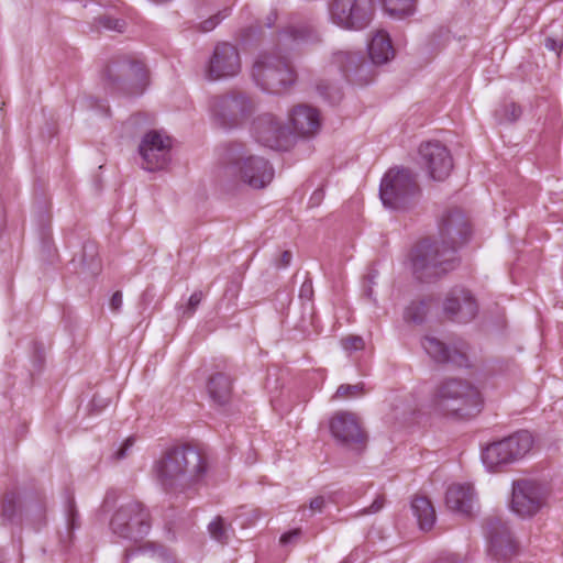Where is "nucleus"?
<instances>
[{
  "instance_id": "1",
  "label": "nucleus",
  "mask_w": 563,
  "mask_h": 563,
  "mask_svg": "<svg viewBox=\"0 0 563 563\" xmlns=\"http://www.w3.org/2000/svg\"><path fill=\"white\" fill-rule=\"evenodd\" d=\"M472 234L468 219L463 210H446L439 222V239H423L411 250L410 261L413 276L420 282H434L457 264L456 251Z\"/></svg>"
},
{
  "instance_id": "2",
  "label": "nucleus",
  "mask_w": 563,
  "mask_h": 563,
  "mask_svg": "<svg viewBox=\"0 0 563 563\" xmlns=\"http://www.w3.org/2000/svg\"><path fill=\"white\" fill-rule=\"evenodd\" d=\"M153 470L165 492L181 493L202 482L209 463L201 450L184 444L166 450Z\"/></svg>"
},
{
  "instance_id": "3",
  "label": "nucleus",
  "mask_w": 563,
  "mask_h": 563,
  "mask_svg": "<svg viewBox=\"0 0 563 563\" xmlns=\"http://www.w3.org/2000/svg\"><path fill=\"white\" fill-rule=\"evenodd\" d=\"M218 179L222 185L243 183L254 189L266 187L274 178V168L267 159L254 155L241 142L221 147Z\"/></svg>"
},
{
  "instance_id": "4",
  "label": "nucleus",
  "mask_w": 563,
  "mask_h": 563,
  "mask_svg": "<svg viewBox=\"0 0 563 563\" xmlns=\"http://www.w3.org/2000/svg\"><path fill=\"white\" fill-rule=\"evenodd\" d=\"M431 405L441 415L468 419L481 412L483 399L479 390L468 380L444 378L434 387Z\"/></svg>"
},
{
  "instance_id": "5",
  "label": "nucleus",
  "mask_w": 563,
  "mask_h": 563,
  "mask_svg": "<svg viewBox=\"0 0 563 563\" xmlns=\"http://www.w3.org/2000/svg\"><path fill=\"white\" fill-rule=\"evenodd\" d=\"M420 195L417 175L409 168H390L380 181L379 197L388 209L408 210L419 201Z\"/></svg>"
},
{
  "instance_id": "6",
  "label": "nucleus",
  "mask_w": 563,
  "mask_h": 563,
  "mask_svg": "<svg viewBox=\"0 0 563 563\" xmlns=\"http://www.w3.org/2000/svg\"><path fill=\"white\" fill-rule=\"evenodd\" d=\"M252 77L256 86L269 93H282L295 85L296 71L290 63L274 54H263L254 63Z\"/></svg>"
},
{
  "instance_id": "7",
  "label": "nucleus",
  "mask_w": 563,
  "mask_h": 563,
  "mask_svg": "<svg viewBox=\"0 0 563 563\" xmlns=\"http://www.w3.org/2000/svg\"><path fill=\"white\" fill-rule=\"evenodd\" d=\"M533 438L530 432L523 430L512 433L499 441L489 443L482 451V460L490 471H497L503 466L521 460L532 448Z\"/></svg>"
},
{
  "instance_id": "8",
  "label": "nucleus",
  "mask_w": 563,
  "mask_h": 563,
  "mask_svg": "<svg viewBox=\"0 0 563 563\" xmlns=\"http://www.w3.org/2000/svg\"><path fill=\"white\" fill-rule=\"evenodd\" d=\"M210 107L217 124L224 129L240 126L255 110L252 98L239 90L213 97Z\"/></svg>"
},
{
  "instance_id": "9",
  "label": "nucleus",
  "mask_w": 563,
  "mask_h": 563,
  "mask_svg": "<svg viewBox=\"0 0 563 563\" xmlns=\"http://www.w3.org/2000/svg\"><path fill=\"white\" fill-rule=\"evenodd\" d=\"M110 529L119 538L137 542L150 532V511L142 503L131 500L113 514Z\"/></svg>"
},
{
  "instance_id": "10",
  "label": "nucleus",
  "mask_w": 563,
  "mask_h": 563,
  "mask_svg": "<svg viewBox=\"0 0 563 563\" xmlns=\"http://www.w3.org/2000/svg\"><path fill=\"white\" fill-rule=\"evenodd\" d=\"M333 24L346 31L366 29L375 14L374 0H331L328 7Z\"/></svg>"
},
{
  "instance_id": "11",
  "label": "nucleus",
  "mask_w": 563,
  "mask_h": 563,
  "mask_svg": "<svg viewBox=\"0 0 563 563\" xmlns=\"http://www.w3.org/2000/svg\"><path fill=\"white\" fill-rule=\"evenodd\" d=\"M144 66L130 56L113 57L104 67L102 79L111 91L129 92V84H140L145 79Z\"/></svg>"
},
{
  "instance_id": "12",
  "label": "nucleus",
  "mask_w": 563,
  "mask_h": 563,
  "mask_svg": "<svg viewBox=\"0 0 563 563\" xmlns=\"http://www.w3.org/2000/svg\"><path fill=\"white\" fill-rule=\"evenodd\" d=\"M252 135L257 143L277 151H287L292 143L291 131L273 113H262L252 123Z\"/></svg>"
},
{
  "instance_id": "13",
  "label": "nucleus",
  "mask_w": 563,
  "mask_h": 563,
  "mask_svg": "<svg viewBox=\"0 0 563 563\" xmlns=\"http://www.w3.org/2000/svg\"><path fill=\"white\" fill-rule=\"evenodd\" d=\"M549 495L545 485L521 478L512 483L511 510L520 517L534 516L544 505Z\"/></svg>"
},
{
  "instance_id": "14",
  "label": "nucleus",
  "mask_w": 563,
  "mask_h": 563,
  "mask_svg": "<svg viewBox=\"0 0 563 563\" xmlns=\"http://www.w3.org/2000/svg\"><path fill=\"white\" fill-rule=\"evenodd\" d=\"M488 554L496 561H507L517 554L518 544L507 522L496 516L485 519Z\"/></svg>"
},
{
  "instance_id": "15",
  "label": "nucleus",
  "mask_w": 563,
  "mask_h": 563,
  "mask_svg": "<svg viewBox=\"0 0 563 563\" xmlns=\"http://www.w3.org/2000/svg\"><path fill=\"white\" fill-rule=\"evenodd\" d=\"M172 141L153 130L147 132L140 145L139 153L143 159L142 166L148 172L165 169L170 163Z\"/></svg>"
},
{
  "instance_id": "16",
  "label": "nucleus",
  "mask_w": 563,
  "mask_h": 563,
  "mask_svg": "<svg viewBox=\"0 0 563 563\" xmlns=\"http://www.w3.org/2000/svg\"><path fill=\"white\" fill-rule=\"evenodd\" d=\"M240 70L241 57L239 49L228 42L218 43L207 65V78L218 80L234 77Z\"/></svg>"
},
{
  "instance_id": "17",
  "label": "nucleus",
  "mask_w": 563,
  "mask_h": 563,
  "mask_svg": "<svg viewBox=\"0 0 563 563\" xmlns=\"http://www.w3.org/2000/svg\"><path fill=\"white\" fill-rule=\"evenodd\" d=\"M421 164L429 176L438 181L444 180L453 168V159L449 150L438 141L422 143L419 147Z\"/></svg>"
},
{
  "instance_id": "18",
  "label": "nucleus",
  "mask_w": 563,
  "mask_h": 563,
  "mask_svg": "<svg viewBox=\"0 0 563 563\" xmlns=\"http://www.w3.org/2000/svg\"><path fill=\"white\" fill-rule=\"evenodd\" d=\"M330 431L342 445L355 449H362L365 445L366 434L355 415L351 412L335 413L330 421Z\"/></svg>"
},
{
  "instance_id": "19",
  "label": "nucleus",
  "mask_w": 563,
  "mask_h": 563,
  "mask_svg": "<svg viewBox=\"0 0 563 563\" xmlns=\"http://www.w3.org/2000/svg\"><path fill=\"white\" fill-rule=\"evenodd\" d=\"M443 311L450 320L467 323L476 317L478 306L471 291L465 288L454 287L446 295L443 302Z\"/></svg>"
},
{
  "instance_id": "20",
  "label": "nucleus",
  "mask_w": 563,
  "mask_h": 563,
  "mask_svg": "<svg viewBox=\"0 0 563 563\" xmlns=\"http://www.w3.org/2000/svg\"><path fill=\"white\" fill-rule=\"evenodd\" d=\"M421 344L428 355L437 363L452 364L456 367H468V356L464 345L449 346L431 335H426Z\"/></svg>"
},
{
  "instance_id": "21",
  "label": "nucleus",
  "mask_w": 563,
  "mask_h": 563,
  "mask_svg": "<svg viewBox=\"0 0 563 563\" xmlns=\"http://www.w3.org/2000/svg\"><path fill=\"white\" fill-rule=\"evenodd\" d=\"M334 63L339 66L344 77L360 85L367 84L369 65L357 52L342 51L334 54Z\"/></svg>"
},
{
  "instance_id": "22",
  "label": "nucleus",
  "mask_w": 563,
  "mask_h": 563,
  "mask_svg": "<svg viewBox=\"0 0 563 563\" xmlns=\"http://www.w3.org/2000/svg\"><path fill=\"white\" fill-rule=\"evenodd\" d=\"M289 121L294 132L303 137L314 135L321 126L319 111L308 104L295 106L289 112Z\"/></svg>"
},
{
  "instance_id": "23",
  "label": "nucleus",
  "mask_w": 563,
  "mask_h": 563,
  "mask_svg": "<svg viewBox=\"0 0 563 563\" xmlns=\"http://www.w3.org/2000/svg\"><path fill=\"white\" fill-rule=\"evenodd\" d=\"M140 558L141 563H179L176 555L165 545L156 542H144L124 552V560Z\"/></svg>"
},
{
  "instance_id": "24",
  "label": "nucleus",
  "mask_w": 563,
  "mask_h": 563,
  "mask_svg": "<svg viewBox=\"0 0 563 563\" xmlns=\"http://www.w3.org/2000/svg\"><path fill=\"white\" fill-rule=\"evenodd\" d=\"M474 500V489L470 485L455 484L448 488L445 503L448 508L463 515H470Z\"/></svg>"
},
{
  "instance_id": "25",
  "label": "nucleus",
  "mask_w": 563,
  "mask_h": 563,
  "mask_svg": "<svg viewBox=\"0 0 563 563\" xmlns=\"http://www.w3.org/2000/svg\"><path fill=\"white\" fill-rule=\"evenodd\" d=\"M368 55L373 64L383 65L395 56V49L389 34L378 30L368 44Z\"/></svg>"
},
{
  "instance_id": "26",
  "label": "nucleus",
  "mask_w": 563,
  "mask_h": 563,
  "mask_svg": "<svg viewBox=\"0 0 563 563\" xmlns=\"http://www.w3.org/2000/svg\"><path fill=\"white\" fill-rule=\"evenodd\" d=\"M232 378L222 372L211 375L207 383V389L212 401L219 406L229 404L232 396Z\"/></svg>"
},
{
  "instance_id": "27",
  "label": "nucleus",
  "mask_w": 563,
  "mask_h": 563,
  "mask_svg": "<svg viewBox=\"0 0 563 563\" xmlns=\"http://www.w3.org/2000/svg\"><path fill=\"white\" fill-rule=\"evenodd\" d=\"M411 510L421 530L429 531L432 529L437 516L432 503L427 497L416 496L411 501Z\"/></svg>"
},
{
  "instance_id": "28",
  "label": "nucleus",
  "mask_w": 563,
  "mask_h": 563,
  "mask_svg": "<svg viewBox=\"0 0 563 563\" xmlns=\"http://www.w3.org/2000/svg\"><path fill=\"white\" fill-rule=\"evenodd\" d=\"M0 517L2 525L18 523L21 517L20 496L14 490H8L0 499Z\"/></svg>"
},
{
  "instance_id": "29",
  "label": "nucleus",
  "mask_w": 563,
  "mask_h": 563,
  "mask_svg": "<svg viewBox=\"0 0 563 563\" xmlns=\"http://www.w3.org/2000/svg\"><path fill=\"white\" fill-rule=\"evenodd\" d=\"M390 16L405 18L415 12L416 0H380Z\"/></svg>"
},
{
  "instance_id": "30",
  "label": "nucleus",
  "mask_w": 563,
  "mask_h": 563,
  "mask_svg": "<svg viewBox=\"0 0 563 563\" xmlns=\"http://www.w3.org/2000/svg\"><path fill=\"white\" fill-rule=\"evenodd\" d=\"M429 307L430 300L428 299H420L410 302V305L405 310V320L416 324H421L427 317Z\"/></svg>"
},
{
  "instance_id": "31",
  "label": "nucleus",
  "mask_w": 563,
  "mask_h": 563,
  "mask_svg": "<svg viewBox=\"0 0 563 563\" xmlns=\"http://www.w3.org/2000/svg\"><path fill=\"white\" fill-rule=\"evenodd\" d=\"M521 113V108L518 104L509 102L495 111V118L499 123H514L520 118Z\"/></svg>"
},
{
  "instance_id": "32",
  "label": "nucleus",
  "mask_w": 563,
  "mask_h": 563,
  "mask_svg": "<svg viewBox=\"0 0 563 563\" xmlns=\"http://www.w3.org/2000/svg\"><path fill=\"white\" fill-rule=\"evenodd\" d=\"M316 88L319 95L331 104L339 103L343 98L341 89L325 80H320Z\"/></svg>"
},
{
  "instance_id": "33",
  "label": "nucleus",
  "mask_w": 563,
  "mask_h": 563,
  "mask_svg": "<svg viewBox=\"0 0 563 563\" xmlns=\"http://www.w3.org/2000/svg\"><path fill=\"white\" fill-rule=\"evenodd\" d=\"M365 394L364 383H357L355 385L342 384L338 387L334 398H349L357 397Z\"/></svg>"
},
{
  "instance_id": "34",
  "label": "nucleus",
  "mask_w": 563,
  "mask_h": 563,
  "mask_svg": "<svg viewBox=\"0 0 563 563\" xmlns=\"http://www.w3.org/2000/svg\"><path fill=\"white\" fill-rule=\"evenodd\" d=\"M208 530L214 540L222 544L228 543L229 536L221 517H217L213 521H211L208 526Z\"/></svg>"
},
{
  "instance_id": "35",
  "label": "nucleus",
  "mask_w": 563,
  "mask_h": 563,
  "mask_svg": "<svg viewBox=\"0 0 563 563\" xmlns=\"http://www.w3.org/2000/svg\"><path fill=\"white\" fill-rule=\"evenodd\" d=\"M66 515L68 530L73 532L75 529L80 527L79 514L76 508L75 499L73 496L68 497Z\"/></svg>"
},
{
  "instance_id": "36",
  "label": "nucleus",
  "mask_w": 563,
  "mask_h": 563,
  "mask_svg": "<svg viewBox=\"0 0 563 563\" xmlns=\"http://www.w3.org/2000/svg\"><path fill=\"white\" fill-rule=\"evenodd\" d=\"M229 14H230V9L229 8H225L223 10L219 11L214 15H212L209 19L202 21L199 24V30L201 32H210V31H212L223 19L229 16Z\"/></svg>"
},
{
  "instance_id": "37",
  "label": "nucleus",
  "mask_w": 563,
  "mask_h": 563,
  "mask_svg": "<svg viewBox=\"0 0 563 563\" xmlns=\"http://www.w3.org/2000/svg\"><path fill=\"white\" fill-rule=\"evenodd\" d=\"M135 438L129 437L125 439L115 451L111 454V460L114 462H119L121 460H124L128 457L132 451V448L134 446Z\"/></svg>"
},
{
  "instance_id": "38",
  "label": "nucleus",
  "mask_w": 563,
  "mask_h": 563,
  "mask_svg": "<svg viewBox=\"0 0 563 563\" xmlns=\"http://www.w3.org/2000/svg\"><path fill=\"white\" fill-rule=\"evenodd\" d=\"M97 245L93 242H87L82 245L81 263L88 267L95 266L97 258Z\"/></svg>"
},
{
  "instance_id": "39",
  "label": "nucleus",
  "mask_w": 563,
  "mask_h": 563,
  "mask_svg": "<svg viewBox=\"0 0 563 563\" xmlns=\"http://www.w3.org/2000/svg\"><path fill=\"white\" fill-rule=\"evenodd\" d=\"M341 345L347 352H354L363 350L365 342L360 335H347L341 340Z\"/></svg>"
},
{
  "instance_id": "40",
  "label": "nucleus",
  "mask_w": 563,
  "mask_h": 563,
  "mask_svg": "<svg viewBox=\"0 0 563 563\" xmlns=\"http://www.w3.org/2000/svg\"><path fill=\"white\" fill-rule=\"evenodd\" d=\"M99 24L107 30L123 32L125 22L109 15H102L99 19Z\"/></svg>"
},
{
  "instance_id": "41",
  "label": "nucleus",
  "mask_w": 563,
  "mask_h": 563,
  "mask_svg": "<svg viewBox=\"0 0 563 563\" xmlns=\"http://www.w3.org/2000/svg\"><path fill=\"white\" fill-rule=\"evenodd\" d=\"M313 34V29L309 25L291 26L289 29V35L295 41H307Z\"/></svg>"
},
{
  "instance_id": "42",
  "label": "nucleus",
  "mask_w": 563,
  "mask_h": 563,
  "mask_svg": "<svg viewBox=\"0 0 563 563\" xmlns=\"http://www.w3.org/2000/svg\"><path fill=\"white\" fill-rule=\"evenodd\" d=\"M203 298V294L202 291L198 290V291H195L190 297H189V300H188V303L186 306V308L184 309V316L187 317V318H190L197 307L200 305L201 300Z\"/></svg>"
},
{
  "instance_id": "43",
  "label": "nucleus",
  "mask_w": 563,
  "mask_h": 563,
  "mask_svg": "<svg viewBox=\"0 0 563 563\" xmlns=\"http://www.w3.org/2000/svg\"><path fill=\"white\" fill-rule=\"evenodd\" d=\"M313 294H314V291H313L312 280L309 277V275L307 274L306 279L303 280V283L299 289V298L301 300L310 301L313 298Z\"/></svg>"
},
{
  "instance_id": "44",
  "label": "nucleus",
  "mask_w": 563,
  "mask_h": 563,
  "mask_svg": "<svg viewBox=\"0 0 563 563\" xmlns=\"http://www.w3.org/2000/svg\"><path fill=\"white\" fill-rule=\"evenodd\" d=\"M26 510L36 516L40 521H43L45 518L46 506L44 500L38 499L33 504H29Z\"/></svg>"
},
{
  "instance_id": "45",
  "label": "nucleus",
  "mask_w": 563,
  "mask_h": 563,
  "mask_svg": "<svg viewBox=\"0 0 563 563\" xmlns=\"http://www.w3.org/2000/svg\"><path fill=\"white\" fill-rule=\"evenodd\" d=\"M300 536H301V530L298 528L294 529L291 531H288V532L282 534L280 543L284 545L296 543L300 539Z\"/></svg>"
},
{
  "instance_id": "46",
  "label": "nucleus",
  "mask_w": 563,
  "mask_h": 563,
  "mask_svg": "<svg viewBox=\"0 0 563 563\" xmlns=\"http://www.w3.org/2000/svg\"><path fill=\"white\" fill-rule=\"evenodd\" d=\"M385 505V497L379 495L375 498L372 505L363 510V514H376Z\"/></svg>"
},
{
  "instance_id": "47",
  "label": "nucleus",
  "mask_w": 563,
  "mask_h": 563,
  "mask_svg": "<svg viewBox=\"0 0 563 563\" xmlns=\"http://www.w3.org/2000/svg\"><path fill=\"white\" fill-rule=\"evenodd\" d=\"M544 46L548 49L553 51V52H555L559 55L560 52L562 51L563 44L559 40H555L553 37H547L544 40Z\"/></svg>"
},
{
  "instance_id": "48",
  "label": "nucleus",
  "mask_w": 563,
  "mask_h": 563,
  "mask_svg": "<svg viewBox=\"0 0 563 563\" xmlns=\"http://www.w3.org/2000/svg\"><path fill=\"white\" fill-rule=\"evenodd\" d=\"M122 307V292L115 291L110 299V308L113 312H119Z\"/></svg>"
},
{
  "instance_id": "49",
  "label": "nucleus",
  "mask_w": 563,
  "mask_h": 563,
  "mask_svg": "<svg viewBox=\"0 0 563 563\" xmlns=\"http://www.w3.org/2000/svg\"><path fill=\"white\" fill-rule=\"evenodd\" d=\"M325 505V499L323 496H317L313 499L310 500L309 508L316 512H321L323 507Z\"/></svg>"
},
{
  "instance_id": "50",
  "label": "nucleus",
  "mask_w": 563,
  "mask_h": 563,
  "mask_svg": "<svg viewBox=\"0 0 563 563\" xmlns=\"http://www.w3.org/2000/svg\"><path fill=\"white\" fill-rule=\"evenodd\" d=\"M438 563H468L465 558L459 554H448L439 560Z\"/></svg>"
},
{
  "instance_id": "51",
  "label": "nucleus",
  "mask_w": 563,
  "mask_h": 563,
  "mask_svg": "<svg viewBox=\"0 0 563 563\" xmlns=\"http://www.w3.org/2000/svg\"><path fill=\"white\" fill-rule=\"evenodd\" d=\"M291 258H292V254L290 251H284L282 254H280V257L279 260L277 261L276 263V266L278 268H284V267H287L290 262H291Z\"/></svg>"
},
{
  "instance_id": "52",
  "label": "nucleus",
  "mask_w": 563,
  "mask_h": 563,
  "mask_svg": "<svg viewBox=\"0 0 563 563\" xmlns=\"http://www.w3.org/2000/svg\"><path fill=\"white\" fill-rule=\"evenodd\" d=\"M276 20H277V13H276V11H272V12H269V14L266 16V23H265V25H266L267 27H273V25L275 24Z\"/></svg>"
},
{
  "instance_id": "53",
  "label": "nucleus",
  "mask_w": 563,
  "mask_h": 563,
  "mask_svg": "<svg viewBox=\"0 0 563 563\" xmlns=\"http://www.w3.org/2000/svg\"><path fill=\"white\" fill-rule=\"evenodd\" d=\"M98 401H99V400H98L97 396H95V397L92 398V400H91V406H92V407H97Z\"/></svg>"
},
{
  "instance_id": "54",
  "label": "nucleus",
  "mask_w": 563,
  "mask_h": 563,
  "mask_svg": "<svg viewBox=\"0 0 563 563\" xmlns=\"http://www.w3.org/2000/svg\"><path fill=\"white\" fill-rule=\"evenodd\" d=\"M106 406H107V404H106V402H104V404H103V402L101 404V402H99V401H98V404H97L98 410H101V409H102L103 407H106Z\"/></svg>"
},
{
  "instance_id": "55",
  "label": "nucleus",
  "mask_w": 563,
  "mask_h": 563,
  "mask_svg": "<svg viewBox=\"0 0 563 563\" xmlns=\"http://www.w3.org/2000/svg\"><path fill=\"white\" fill-rule=\"evenodd\" d=\"M343 563H346V562H343Z\"/></svg>"
}]
</instances>
